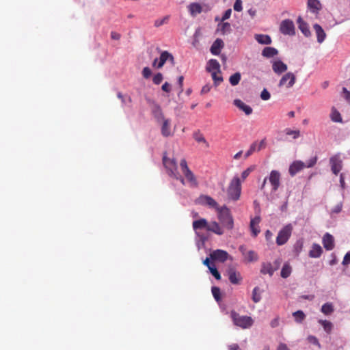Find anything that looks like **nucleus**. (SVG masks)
Wrapping results in <instances>:
<instances>
[{
  "instance_id": "nucleus-17",
  "label": "nucleus",
  "mask_w": 350,
  "mask_h": 350,
  "mask_svg": "<svg viewBox=\"0 0 350 350\" xmlns=\"http://www.w3.org/2000/svg\"><path fill=\"white\" fill-rule=\"evenodd\" d=\"M323 245L326 250H332L334 248V239L332 234L327 232L323 237Z\"/></svg>"
},
{
  "instance_id": "nucleus-24",
  "label": "nucleus",
  "mask_w": 350,
  "mask_h": 350,
  "mask_svg": "<svg viewBox=\"0 0 350 350\" xmlns=\"http://www.w3.org/2000/svg\"><path fill=\"white\" fill-rule=\"evenodd\" d=\"M307 5L310 11L316 14L321 10V4L319 0H308Z\"/></svg>"
},
{
  "instance_id": "nucleus-36",
  "label": "nucleus",
  "mask_w": 350,
  "mask_h": 350,
  "mask_svg": "<svg viewBox=\"0 0 350 350\" xmlns=\"http://www.w3.org/2000/svg\"><path fill=\"white\" fill-rule=\"evenodd\" d=\"M194 139L199 142L203 143L206 148L209 147V144L204 137L203 134H202L200 131L195 132L193 135Z\"/></svg>"
},
{
  "instance_id": "nucleus-55",
  "label": "nucleus",
  "mask_w": 350,
  "mask_h": 350,
  "mask_svg": "<svg viewBox=\"0 0 350 350\" xmlns=\"http://www.w3.org/2000/svg\"><path fill=\"white\" fill-rule=\"evenodd\" d=\"M211 89V84H206L205 85H204L201 90V92H200V94H207L208 92H210Z\"/></svg>"
},
{
  "instance_id": "nucleus-43",
  "label": "nucleus",
  "mask_w": 350,
  "mask_h": 350,
  "mask_svg": "<svg viewBox=\"0 0 350 350\" xmlns=\"http://www.w3.org/2000/svg\"><path fill=\"white\" fill-rule=\"evenodd\" d=\"M286 135H291L293 139H297L300 136L299 130H291L289 128H287L284 130Z\"/></svg>"
},
{
  "instance_id": "nucleus-45",
  "label": "nucleus",
  "mask_w": 350,
  "mask_h": 350,
  "mask_svg": "<svg viewBox=\"0 0 350 350\" xmlns=\"http://www.w3.org/2000/svg\"><path fill=\"white\" fill-rule=\"evenodd\" d=\"M169 19H170L169 16H165L161 19H157L154 21V26L157 27H159L164 24H166L168 23Z\"/></svg>"
},
{
  "instance_id": "nucleus-13",
  "label": "nucleus",
  "mask_w": 350,
  "mask_h": 350,
  "mask_svg": "<svg viewBox=\"0 0 350 350\" xmlns=\"http://www.w3.org/2000/svg\"><path fill=\"white\" fill-rule=\"evenodd\" d=\"M274 263L276 265L275 268H273L270 262H263L261 266L260 273L264 275L269 274L270 276H272L274 271L278 268L280 260H276Z\"/></svg>"
},
{
  "instance_id": "nucleus-23",
  "label": "nucleus",
  "mask_w": 350,
  "mask_h": 350,
  "mask_svg": "<svg viewBox=\"0 0 350 350\" xmlns=\"http://www.w3.org/2000/svg\"><path fill=\"white\" fill-rule=\"evenodd\" d=\"M297 22L298 24V27L303 33V34L306 37L310 36L311 33L309 29L308 25L303 21L301 16L298 17Z\"/></svg>"
},
{
  "instance_id": "nucleus-39",
  "label": "nucleus",
  "mask_w": 350,
  "mask_h": 350,
  "mask_svg": "<svg viewBox=\"0 0 350 350\" xmlns=\"http://www.w3.org/2000/svg\"><path fill=\"white\" fill-rule=\"evenodd\" d=\"M261 291L260 290V288L258 286H256L252 291V300L254 303H258L261 299V295H260Z\"/></svg>"
},
{
  "instance_id": "nucleus-7",
  "label": "nucleus",
  "mask_w": 350,
  "mask_h": 350,
  "mask_svg": "<svg viewBox=\"0 0 350 350\" xmlns=\"http://www.w3.org/2000/svg\"><path fill=\"white\" fill-rule=\"evenodd\" d=\"M280 31L284 35H295V29L293 22L290 19L282 21L280 26Z\"/></svg>"
},
{
  "instance_id": "nucleus-62",
  "label": "nucleus",
  "mask_w": 350,
  "mask_h": 350,
  "mask_svg": "<svg viewBox=\"0 0 350 350\" xmlns=\"http://www.w3.org/2000/svg\"><path fill=\"white\" fill-rule=\"evenodd\" d=\"M161 89L165 92H170L171 91L170 84L167 82H165L164 84H163Z\"/></svg>"
},
{
  "instance_id": "nucleus-41",
  "label": "nucleus",
  "mask_w": 350,
  "mask_h": 350,
  "mask_svg": "<svg viewBox=\"0 0 350 350\" xmlns=\"http://www.w3.org/2000/svg\"><path fill=\"white\" fill-rule=\"evenodd\" d=\"M293 316L297 323H301L306 318V315L301 310H297L293 313Z\"/></svg>"
},
{
  "instance_id": "nucleus-15",
  "label": "nucleus",
  "mask_w": 350,
  "mask_h": 350,
  "mask_svg": "<svg viewBox=\"0 0 350 350\" xmlns=\"http://www.w3.org/2000/svg\"><path fill=\"white\" fill-rule=\"evenodd\" d=\"M200 200L203 204H205L211 208H215L217 211L221 209V207L219 206L218 203L211 196H202L200 197Z\"/></svg>"
},
{
  "instance_id": "nucleus-18",
  "label": "nucleus",
  "mask_w": 350,
  "mask_h": 350,
  "mask_svg": "<svg viewBox=\"0 0 350 350\" xmlns=\"http://www.w3.org/2000/svg\"><path fill=\"white\" fill-rule=\"evenodd\" d=\"M161 121L163 122L162 125H161V132L162 135L165 137L172 136L173 135V133L171 131L170 120L164 118V119L161 120Z\"/></svg>"
},
{
  "instance_id": "nucleus-34",
  "label": "nucleus",
  "mask_w": 350,
  "mask_h": 350,
  "mask_svg": "<svg viewBox=\"0 0 350 350\" xmlns=\"http://www.w3.org/2000/svg\"><path fill=\"white\" fill-rule=\"evenodd\" d=\"M330 118H331L332 121H333L334 122L341 123L342 122V119L340 112L335 107L332 108V111L330 113Z\"/></svg>"
},
{
  "instance_id": "nucleus-58",
  "label": "nucleus",
  "mask_w": 350,
  "mask_h": 350,
  "mask_svg": "<svg viewBox=\"0 0 350 350\" xmlns=\"http://www.w3.org/2000/svg\"><path fill=\"white\" fill-rule=\"evenodd\" d=\"M342 93L344 95V98L350 103V92L346 88H342Z\"/></svg>"
},
{
  "instance_id": "nucleus-31",
  "label": "nucleus",
  "mask_w": 350,
  "mask_h": 350,
  "mask_svg": "<svg viewBox=\"0 0 350 350\" xmlns=\"http://www.w3.org/2000/svg\"><path fill=\"white\" fill-rule=\"evenodd\" d=\"M152 111L157 122H161V120L165 118L162 112V109L159 105L155 104L152 109Z\"/></svg>"
},
{
  "instance_id": "nucleus-8",
  "label": "nucleus",
  "mask_w": 350,
  "mask_h": 350,
  "mask_svg": "<svg viewBox=\"0 0 350 350\" xmlns=\"http://www.w3.org/2000/svg\"><path fill=\"white\" fill-rule=\"evenodd\" d=\"M296 81L295 75L292 72H287L281 78L279 82V87L285 86L287 88H292Z\"/></svg>"
},
{
  "instance_id": "nucleus-50",
  "label": "nucleus",
  "mask_w": 350,
  "mask_h": 350,
  "mask_svg": "<svg viewBox=\"0 0 350 350\" xmlns=\"http://www.w3.org/2000/svg\"><path fill=\"white\" fill-rule=\"evenodd\" d=\"M317 161V157H314L311 158L305 163V167H313L316 164Z\"/></svg>"
},
{
  "instance_id": "nucleus-38",
  "label": "nucleus",
  "mask_w": 350,
  "mask_h": 350,
  "mask_svg": "<svg viewBox=\"0 0 350 350\" xmlns=\"http://www.w3.org/2000/svg\"><path fill=\"white\" fill-rule=\"evenodd\" d=\"M211 77L214 82V85L215 86L219 85L222 81H223V77L221 75V71L220 72H211Z\"/></svg>"
},
{
  "instance_id": "nucleus-60",
  "label": "nucleus",
  "mask_w": 350,
  "mask_h": 350,
  "mask_svg": "<svg viewBox=\"0 0 350 350\" xmlns=\"http://www.w3.org/2000/svg\"><path fill=\"white\" fill-rule=\"evenodd\" d=\"M110 36H111V38L112 40H119L121 38V35L119 33L116 32V31H111Z\"/></svg>"
},
{
  "instance_id": "nucleus-20",
  "label": "nucleus",
  "mask_w": 350,
  "mask_h": 350,
  "mask_svg": "<svg viewBox=\"0 0 350 350\" xmlns=\"http://www.w3.org/2000/svg\"><path fill=\"white\" fill-rule=\"evenodd\" d=\"M305 167V163L301 161H294L289 167V174L293 176L297 172L301 171Z\"/></svg>"
},
{
  "instance_id": "nucleus-11",
  "label": "nucleus",
  "mask_w": 350,
  "mask_h": 350,
  "mask_svg": "<svg viewBox=\"0 0 350 350\" xmlns=\"http://www.w3.org/2000/svg\"><path fill=\"white\" fill-rule=\"evenodd\" d=\"M229 257L227 252L222 250H216L211 253L210 258L213 260L224 262Z\"/></svg>"
},
{
  "instance_id": "nucleus-14",
  "label": "nucleus",
  "mask_w": 350,
  "mask_h": 350,
  "mask_svg": "<svg viewBox=\"0 0 350 350\" xmlns=\"http://www.w3.org/2000/svg\"><path fill=\"white\" fill-rule=\"evenodd\" d=\"M332 172L337 175L342 169V161L338 155H334L329 159Z\"/></svg>"
},
{
  "instance_id": "nucleus-37",
  "label": "nucleus",
  "mask_w": 350,
  "mask_h": 350,
  "mask_svg": "<svg viewBox=\"0 0 350 350\" xmlns=\"http://www.w3.org/2000/svg\"><path fill=\"white\" fill-rule=\"evenodd\" d=\"M292 271V268L288 263H285L281 270V277L283 278H287L290 276Z\"/></svg>"
},
{
  "instance_id": "nucleus-33",
  "label": "nucleus",
  "mask_w": 350,
  "mask_h": 350,
  "mask_svg": "<svg viewBox=\"0 0 350 350\" xmlns=\"http://www.w3.org/2000/svg\"><path fill=\"white\" fill-rule=\"evenodd\" d=\"M255 39L258 43L262 44H270L271 43V38L268 35L256 34Z\"/></svg>"
},
{
  "instance_id": "nucleus-35",
  "label": "nucleus",
  "mask_w": 350,
  "mask_h": 350,
  "mask_svg": "<svg viewBox=\"0 0 350 350\" xmlns=\"http://www.w3.org/2000/svg\"><path fill=\"white\" fill-rule=\"evenodd\" d=\"M319 323L323 326V329L327 334H329L332 332L334 327L332 322L327 320L320 319L319 320Z\"/></svg>"
},
{
  "instance_id": "nucleus-63",
  "label": "nucleus",
  "mask_w": 350,
  "mask_h": 350,
  "mask_svg": "<svg viewBox=\"0 0 350 350\" xmlns=\"http://www.w3.org/2000/svg\"><path fill=\"white\" fill-rule=\"evenodd\" d=\"M172 178L178 180L180 181V183L184 185H185V179L178 172L176 174L172 176Z\"/></svg>"
},
{
  "instance_id": "nucleus-29",
  "label": "nucleus",
  "mask_w": 350,
  "mask_h": 350,
  "mask_svg": "<svg viewBox=\"0 0 350 350\" xmlns=\"http://www.w3.org/2000/svg\"><path fill=\"white\" fill-rule=\"evenodd\" d=\"M208 224L207 220L206 219L202 218L198 220H195L193 221L192 226L195 231L201 229H206L208 228Z\"/></svg>"
},
{
  "instance_id": "nucleus-51",
  "label": "nucleus",
  "mask_w": 350,
  "mask_h": 350,
  "mask_svg": "<svg viewBox=\"0 0 350 350\" xmlns=\"http://www.w3.org/2000/svg\"><path fill=\"white\" fill-rule=\"evenodd\" d=\"M231 30L230 25L228 23H224L221 25V31L223 33L230 32Z\"/></svg>"
},
{
  "instance_id": "nucleus-59",
  "label": "nucleus",
  "mask_w": 350,
  "mask_h": 350,
  "mask_svg": "<svg viewBox=\"0 0 350 350\" xmlns=\"http://www.w3.org/2000/svg\"><path fill=\"white\" fill-rule=\"evenodd\" d=\"M183 80H184V77L183 76H180L178 77V83L179 85V88H180V90H179V94L182 93L183 91Z\"/></svg>"
},
{
  "instance_id": "nucleus-40",
  "label": "nucleus",
  "mask_w": 350,
  "mask_h": 350,
  "mask_svg": "<svg viewBox=\"0 0 350 350\" xmlns=\"http://www.w3.org/2000/svg\"><path fill=\"white\" fill-rule=\"evenodd\" d=\"M334 308L332 304L330 303H325L321 307V312L326 315L332 314Z\"/></svg>"
},
{
  "instance_id": "nucleus-30",
  "label": "nucleus",
  "mask_w": 350,
  "mask_h": 350,
  "mask_svg": "<svg viewBox=\"0 0 350 350\" xmlns=\"http://www.w3.org/2000/svg\"><path fill=\"white\" fill-rule=\"evenodd\" d=\"M189 11L192 16H196L198 14H200L202 8L198 3H192L188 6Z\"/></svg>"
},
{
  "instance_id": "nucleus-21",
  "label": "nucleus",
  "mask_w": 350,
  "mask_h": 350,
  "mask_svg": "<svg viewBox=\"0 0 350 350\" xmlns=\"http://www.w3.org/2000/svg\"><path fill=\"white\" fill-rule=\"evenodd\" d=\"M224 42L221 39H216L211 46V53L215 55H219L221 49L224 47Z\"/></svg>"
},
{
  "instance_id": "nucleus-42",
  "label": "nucleus",
  "mask_w": 350,
  "mask_h": 350,
  "mask_svg": "<svg viewBox=\"0 0 350 350\" xmlns=\"http://www.w3.org/2000/svg\"><path fill=\"white\" fill-rule=\"evenodd\" d=\"M241 80V74L239 72H236L231 75L229 78V81L230 84L233 86L239 84Z\"/></svg>"
},
{
  "instance_id": "nucleus-25",
  "label": "nucleus",
  "mask_w": 350,
  "mask_h": 350,
  "mask_svg": "<svg viewBox=\"0 0 350 350\" xmlns=\"http://www.w3.org/2000/svg\"><path fill=\"white\" fill-rule=\"evenodd\" d=\"M208 231H211L217 235H222L224 234L223 228L219 226L217 221H211L208 224Z\"/></svg>"
},
{
  "instance_id": "nucleus-10",
  "label": "nucleus",
  "mask_w": 350,
  "mask_h": 350,
  "mask_svg": "<svg viewBox=\"0 0 350 350\" xmlns=\"http://www.w3.org/2000/svg\"><path fill=\"white\" fill-rule=\"evenodd\" d=\"M239 250L248 262H256L258 260V256L254 250L247 251L244 245H241Z\"/></svg>"
},
{
  "instance_id": "nucleus-64",
  "label": "nucleus",
  "mask_w": 350,
  "mask_h": 350,
  "mask_svg": "<svg viewBox=\"0 0 350 350\" xmlns=\"http://www.w3.org/2000/svg\"><path fill=\"white\" fill-rule=\"evenodd\" d=\"M270 325L273 328L277 327L279 325V317H275V319H273L271 321Z\"/></svg>"
},
{
  "instance_id": "nucleus-61",
  "label": "nucleus",
  "mask_w": 350,
  "mask_h": 350,
  "mask_svg": "<svg viewBox=\"0 0 350 350\" xmlns=\"http://www.w3.org/2000/svg\"><path fill=\"white\" fill-rule=\"evenodd\" d=\"M231 13H232V10L231 9H228L227 10H226V12H224L223 16H222V21H225L226 19H228L230 16H231Z\"/></svg>"
},
{
  "instance_id": "nucleus-47",
  "label": "nucleus",
  "mask_w": 350,
  "mask_h": 350,
  "mask_svg": "<svg viewBox=\"0 0 350 350\" xmlns=\"http://www.w3.org/2000/svg\"><path fill=\"white\" fill-rule=\"evenodd\" d=\"M308 341L314 345H317L319 348H321V345L319 342L318 338L314 336H309L307 338Z\"/></svg>"
},
{
  "instance_id": "nucleus-57",
  "label": "nucleus",
  "mask_w": 350,
  "mask_h": 350,
  "mask_svg": "<svg viewBox=\"0 0 350 350\" xmlns=\"http://www.w3.org/2000/svg\"><path fill=\"white\" fill-rule=\"evenodd\" d=\"M342 264L343 265H347L350 264V251L348 252L344 256Z\"/></svg>"
},
{
  "instance_id": "nucleus-9",
  "label": "nucleus",
  "mask_w": 350,
  "mask_h": 350,
  "mask_svg": "<svg viewBox=\"0 0 350 350\" xmlns=\"http://www.w3.org/2000/svg\"><path fill=\"white\" fill-rule=\"evenodd\" d=\"M167 59H170V61L173 62L174 57L167 51H163L160 55L159 59H154L152 63V66H157L158 68H161L165 64Z\"/></svg>"
},
{
  "instance_id": "nucleus-22",
  "label": "nucleus",
  "mask_w": 350,
  "mask_h": 350,
  "mask_svg": "<svg viewBox=\"0 0 350 350\" xmlns=\"http://www.w3.org/2000/svg\"><path fill=\"white\" fill-rule=\"evenodd\" d=\"M234 105L239 109L244 111L246 115H250L253 111L252 108L250 106L246 105L240 99H235L234 100Z\"/></svg>"
},
{
  "instance_id": "nucleus-27",
  "label": "nucleus",
  "mask_w": 350,
  "mask_h": 350,
  "mask_svg": "<svg viewBox=\"0 0 350 350\" xmlns=\"http://www.w3.org/2000/svg\"><path fill=\"white\" fill-rule=\"evenodd\" d=\"M323 253L322 247L317 243H313L312 248L309 252V256L310 258H319Z\"/></svg>"
},
{
  "instance_id": "nucleus-28",
  "label": "nucleus",
  "mask_w": 350,
  "mask_h": 350,
  "mask_svg": "<svg viewBox=\"0 0 350 350\" xmlns=\"http://www.w3.org/2000/svg\"><path fill=\"white\" fill-rule=\"evenodd\" d=\"M206 70L208 72H220V64L217 59H211L208 62Z\"/></svg>"
},
{
  "instance_id": "nucleus-3",
  "label": "nucleus",
  "mask_w": 350,
  "mask_h": 350,
  "mask_svg": "<svg viewBox=\"0 0 350 350\" xmlns=\"http://www.w3.org/2000/svg\"><path fill=\"white\" fill-rule=\"evenodd\" d=\"M218 219L223 227L227 230H232L234 228V219L230 209L224 206L218 211Z\"/></svg>"
},
{
  "instance_id": "nucleus-5",
  "label": "nucleus",
  "mask_w": 350,
  "mask_h": 350,
  "mask_svg": "<svg viewBox=\"0 0 350 350\" xmlns=\"http://www.w3.org/2000/svg\"><path fill=\"white\" fill-rule=\"evenodd\" d=\"M293 231V226L288 224L284 226L278 232L276 237V243L278 245L285 244L289 239Z\"/></svg>"
},
{
  "instance_id": "nucleus-12",
  "label": "nucleus",
  "mask_w": 350,
  "mask_h": 350,
  "mask_svg": "<svg viewBox=\"0 0 350 350\" xmlns=\"http://www.w3.org/2000/svg\"><path fill=\"white\" fill-rule=\"evenodd\" d=\"M269 180L272 186V191H276L280 184V174L276 170H272L270 173Z\"/></svg>"
},
{
  "instance_id": "nucleus-32",
  "label": "nucleus",
  "mask_w": 350,
  "mask_h": 350,
  "mask_svg": "<svg viewBox=\"0 0 350 350\" xmlns=\"http://www.w3.org/2000/svg\"><path fill=\"white\" fill-rule=\"evenodd\" d=\"M278 51L273 47H265L262 51V55L267 58L273 57L278 54Z\"/></svg>"
},
{
  "instance_id": "nucleus-52",
  "label": "nucleus",
  "mask_w": 350,
  "mask_h": 350,
  "mask_svg": "<svg viewBox=\"0 0 350 350\" xmlns=\"http://www.w3.org/2000/svg\"><path fill=\"white\" fill-rule=\"evenodd\" d=\"M152 75V71L148 67L144 68L142 70V75L145 79H148Z\"/></svg>"
},
{
  "instance_id": "nucleus-19",
  "label": "nucleus",
  "mask_w": 350,
  "mask_h": 350,
  "mask_svg": "<svg viewBox=\"0 0 350 350\" xmlns=\"http://www.w3.org/2000/svg\"><path fill=\"white\" fill-rule=\"evenodd\" d=\"M287 65L281 60L274 61L272 64V69L275 73L280 75L287 70Z\"/></svg>"
},
{
  "instance_id": "nucleus-54",
  "label": "nucleus",
  "mask_w": 350,
  "mask_h": 350,
  "mask_svg": "<svg viewBox=\"0 0 350 350\" xmlns=\"http://www.w3.org/2000/svg\"><path fill=\"white\" fill-rule=\"evenodd\" d=\"M242 9V1L236 0L234 4V10L237 12H241Z\"/></svg>"
},
{
  "instance_id": "nucleus-56",
  "label": "nucleus",
  "mask_w": 350,
  "mask_h": 350,
  "mask_svg": "<svg viewBox=\"0 0 350 350\" xmlns=\"http://www.w3.org/2000/svg\"><path fill=\"white\" fill-rule=\"evenodd\" d=\"M260 221V217H256L251 219L250 221V228H253V226H257Z\"/></svg>"
},
{
  "instance_id": "nucleus-49",
  "label": "nucleus",
  "mask_w": 350,
  "mask_h": 350,
  "mask_svg": "<svg viewBox=\"0 0 350 350\" xmlns=\"http://www.w3.org/2000/svg\"><path fill=\"white\" fill-rule=\"evenodd\" d=\"M209 270L212 275L215 278V279L218 280L221 279V275L215 265L213 267H209Z\"/></svg>"
},
{
  "instance_id": "nucleus-46",
  "label": "nucleus",
  "mask_w": 350,
  "mask_h": 350,
  "mask_svg": "<svg viewBox=\"0 0 350 350\" xmlns=\"http://www.w3.org/2000/svg\"><path fill=\"white\" fill-rule=\"evenodd\" d=\"M212 294L215 299L216 301H219L221 299V293H220V288L217 286L212 287L211 289Z\"/></svg>"
},
{
  "instance_id": "nucleus-2",
  "label": "nucleus",
  "mask_w": 350,
  "mask_h": 350,
  "mask_svg": "<svg viewBox=\"0 0 350 350\" xmlns=\"http://www.w3.org/2000/svg\"><path fill=\"white\" fill-rule=\"evenodd\" d=\"M241 182L238 176H234L230 181L228 189L227 195L230 200L237 201L241 196Z\"/></svg>"
},
{
  "instance_id": "nucleus-6",
  "label": "nucleus",
  "mask_w": 350,
  "mask_h": 350,
  "mask_svg": "<svg viewBox=\"0 0 350 350\" xmlns=\"http://www.w3.org/2000/svg\"><path fill=\"white\" fill-rule=\"evenodd\" d=\"M163 163L170 176L172 177L178 172L176 161L168 158L166 152H164L163 156Z\"/></svg>"
},
{
  "instance_id": "nucleus-53",
  "label": "nucleus",
  "mask_w": 350,
  "mask_h": 350,
  "mask_svg": "<svg viewBox=\"0 0 350 350\" xmlns=\"http://www.w3.org/2000/svg\"><path fill=\"white\" fill-rule=\"evenodd\" d=\"M270 93L266 89H264L260 94V98L263 100H267L270 98Z\"/></svg>"
},
{
  "instance_id": "nucleus-16",
  "label": "nucleus",
  "mask_w": 350,
  "mask_h": 350,
  "mask_svg": "<svg viewBox=\"0 0 350 350\" xmlns=\"http://www.w3.org/2000/svg\"><path fill=\"white\" fill-rule=\"evenodd\" d=\"M228 275L230 282L233 284H239L242 277L239 272H237L234 268H229Z\"/></svg>"
},
{
  "instance_id": "nucleus-1",
  "label": "nucleus",
  "mask_w": 350,
  "mask_h": 350,
  "mask_svg": "<svg viewBox=\"0 0 350 350\" xmlns=\"http://www.w3.org/2000/svg\"><path fill=\"white\" fill-rule=\"evenodd\" d=\"M230 318L233 324L243 329L250 328L254 324V319L249 316L240 315L234 310L230 312Z\"/></svg>"
},
{
  "instance_id": "nucleus-44",
  "label": "nucleus",
  "mask_w": 350,
  "mask_h": 350,
  "mask_svg": "<svg viewBox=\"0 0 350 350\" xmlns=\"http://www.w3.org/2000/svg\"><path fill=\"white\" fill-rule=\"evenodd\" d=\"M255 151H257V142L252 143L248 149V150L245 154V158L249 157L252 155Z\"/></svg>"
},
{
  "instance_id": "nucleus-48",
  "label": "nucleus",
  "mask_w": 350,
  "mask_h": 350,
  "mask_svg": "<svg viewBox=\"0 0 350 350\" xmlns=\"http://www.w3.org/2000/svg\"><path fill=\"white\" fill-rule=\"evenodd\" d=\"M163 79V75L161 73L159 72L154 76V77L152 79V81L154 84L159 85L162 82Z\"/></svg>"
},
{
  "instance_id": "nucleus-4",
  "label": "nucleus",
  "mask_w": 350,
  "mask_h": 350,
  "mask_svg": "<svg viewBox=\"0 0 350 350\" xmlns=\"http://www.w3.org/2000/svg\"><path fill=\"white\" fill-rule=\"evenodd\" d=\"M180 170L184 174L187 182L191 185V186L196 187L198 186V181L194 174L191 172V170L189 168L187 165V163L185 159H183L180 162Z\"/></svg>"
},
{
  "instance_id": "nucleus-26",
  "label": "nucleus",
  "mask_w": 350,
  "mask_h": 350,
  "mask_svg": "<svg viewBox=\"0 0 350 350\" xmlns=\"http://www.w3.org/2000/svg\"><path fill=\"white\" fill-rule=\"evenodd\" d=\"M313 28L315 31L318 42L322 43L326 38V33L325 31L319 24H314Z\"/></svg>"
}]
</instances>
